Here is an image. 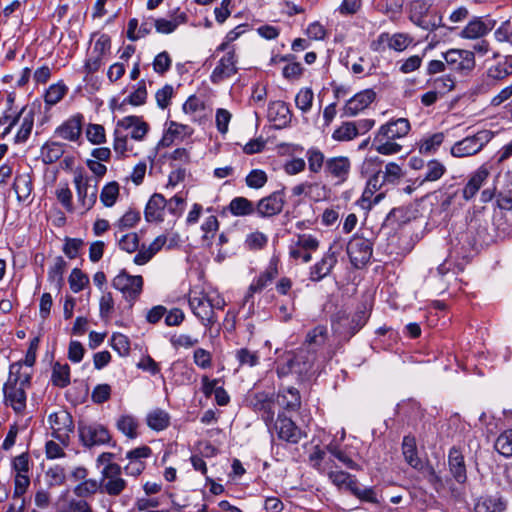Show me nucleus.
<instances>
[{
    "label": "nucleus",
    "instance_id": "31",
    "mask_svg": "<svg viewBox=\"0 0 512 512\" xmlns=\"http://www.w3.org/2000/svg\"><path fill=\"white\" fill-rule=\"evenodd\" d=\"M193 132V129L188 125L181 124L175 121H170L167 131L161 140V143L164 146H169L176 139L183 140L186 137H190L193 134Z\"/></svg>",
    "mask_w": 512,
    "mask_h": 512
},
{
    "label": "nucleus",
    "instance_id": "64",
    "mask_svg": "<svg viewBox=\"0 0 512 512\" xmlns=\"http://www.w3.org/2000/svg\"><path fill=\"white\" fill-rule=\"evenodd\" d=\"M445 166L437 160L429 161L424 176V181H436L445 173Z\"/></svg>",
    "mask_w": 512,
    "mask_h": 512
},
{
    "label": "nucleus",
    "instance_id": "46",
    "mask_svg": "<svg viewBox=\"0 0 512 512\" xmlns=\"http://www.w3.org/2000/svg\"><path fill=\"white\" fill-rule=\"evenodd\" d=\"M64 153V146L58 142H51L45 144L41 148V156L43 162L46 164H52L56 162Z\"/></svg>",
    "mask_w": 512,
    "mask_h": 512
},
{
    "label": "nucleus",
    "instance_id": "8",
    "mask_svg": "<svg viewBox=\"0 0 512 512\" xmlns=\"http://www.w3.org/2000/svg\"><path fill=\"white\" fill-rule=\"evenodd\" d=\"M74 184L77 191L78 201L84 212L89 211L97 201L98 180L96 178L84 176L77 173L74 176Z\"/></svg>",
    "mask_w": 512,
    "mask_h": 512
},
{
    "label": "nucleus",
    "instance_id": "21",
    "mask_svg": "<svg viewBox=\"0 0 512 512\" xmlns=\"http://www.w3.org/2000/svg\"><path fill=\"white\" fill-rule=\"evenodd\" d=\"M375 96V92L371 89L357 93L346 102L343 108V114L348 117L356 116L374 101Z\"/></svg>",
    "mask_w": 512,
    "mask_h": 512
},
{
    "label": "nucleus",
    "instance_id": "3",
    "mask_svg": "<svg viewBox=\"0 0 512 512\" xmlns=\"http://www.w3.org/2000/svg\"><path fill=\"white\" fill-rule=\"evenodd\" d=\"M493 132L490 130H480L472 136L456 142L451 148V154L454 157H467L472 156L491 141L493 138Z\"/></svg>",
    "mask_w": 512,
    "mask_h": 512
},
{
    "label": "nucleus",
    "instance_id": "61",
    "mask_svg": "<svg viewBox=\"0 0 512 512\" xmlns=\"http://www.w3.org/2000/svg\"><path fill=\"white\" fill-rule=\"evenodd\" d=\"M49 486H61L65 483L66 474L63 467L55 465L46 471Z\"/></svg>",
    "mask_w": 512,
    "mask_h": 512
},
{
    "label": "nucleus",
    "instance_id": "44",
    "mask_svg": "<svg viewBox=\"0 0 512 512\" xmlns=\"http://www.w3.org/2000/svg\"><path fill=\"white\" fill-rule=\"evenodd\" d=\"M51 381L53 385L64 388L70 384V367L68 364L56 362L52 368Z\"/></svg>",
    "mask_w": 512,
    "mask_h": 512
},
{
    "label": "nucleus",
    "instance_id": "47",
    "mask_svg": "<svg viewBox=\"0 0 512 512\" xmlns=\"http://www.w3.org/2000/svg\"><path fill=\"white\" fill-rule=\"evenodd\" d=\"M357 137V127L355 122H344L334 130L332 138L338 142L353 140Z\"/></svg>",
    "mask_w": 512,
    "mask_h": 512
},
{
    "label": "nucleus",
    "instance_id": "45",
    "mask_svg": "<svg viewBox=\"0 0 512 512\" xmlns=\"http://www.w3.org/2000/svg\"><path fill=\"white\" fill-rule=\"evenodd\" d=\"M327 451L320 446H315L313 451L309 454L308 460L310 465L319 472H325L332 469L328 462H325Z\"/></svg>",
    "mask_w": 512,
    "mask_h": 512
},
{
    "label": "nucleus",
    "instance_id": "20",
    "mask_svg": "<svg viewBox=\"0 0 512 512\" xmlns=\"http://www.w3.org/2000/svg\"><path fill=\"white\" fill-rule=\"evenodd\" d=\"M496 25V21L488 17H474L461 31L460 36L465 39H477L489 33Z\"/></svg>",
    "mask_w": 512,
    "mask_h": 512
},
{
    "label": "nucleus",
    "instance_id": "33",
    "mask_svg": "<svg viewBox=\"0 0 512 512\" xmlns=\"http://www.w3.org/2000/svg\"><path fill=\"white\" fill-rule=\"evenodd\" d=\"M506 501L498 495L481 497L477 500L475 512H504L506 510Z\"/></svg>",
    "mask_w": 512,
    "mask_h": 512
},
{
    "label": "nucleus",
    "instance_id": "39",
    "mask_svg": "<svg viewBox=\"0 0 512 512\" xmlns=\"http://www.w3.org/2000/svg\"><path fill=\"white\" fill-rule=\"evenodd\" d=\"M372 148L382 155H393L402 149V146L396 143L395 140H390L388 137L375 134L372 141Z\"/></svg>",
    "mask_w": 512,
    "mask_h": 512
},
{
    "label": "nucleus",
    "instance_id": "56",
    "mask_svg": "<svg viewBox=\"0 0 512 512\" xmlns=\"http://www.w3.org/2000/svg\"><path fill=\"white\" fill-rule=\"evenodd\" d=\"M381 173L388 186L397 184L403 176L402 168L394 162H389Z\"/></svg>",
    "mask_w": 512,
    "mask_h": 512
},
{
    "label": "nucleus",
    "instance_id": "24",
    "mask_svg": "<svg viewBox=\"0 0 512 512\" xmlns=\"http://www.w3.org/2000/svg\"><path fill=\"white\" fill-rule=\"evenodd\" d=\"M410 131V123L406 118H398L382 125L377 134L396 140L405 137Z\"/></svg>",
    "mask_w": 512,
    "mask_h": 512
},
{
    "label": "nucleus",
    "instance_id": "58",
    "mask_svg": "<svg viewBox=\"0 0 512 512\" xmlns=\"http://www.w3.org/2000/svg\"><path fill=\"white\" fill-rule=\"evenodd\" d=\"M88 277L78 268H74L69 277L70 288L74 293H78L88 284Z\"/></svg>",
    "mask_w": 512,
    "mask_h": 512
},
{
    "label": "nucleus",
    "instance_id": "32",
    "mask_svg": "<svg viewBox=\"0 0 512 512\" xmlns=\"http://www.w3.org/2000/svg\"><path fill=\"white\" fill-rule=\"evenodd\" d=\"M328 478L338 489L357 493V479L351 474L341 470H330Z\"/></svg>",
    "mask_w": 512,
    "mask_h": 512
},
{
    "label": "nucleus",
    "instance_id": "35",
    "mask_svg": "<svg viewBox=\"0 0 512 512\" xmlns=\"http://www.w3.org/2000/svg\"><path fill=\"white\" fill-rule=\"evenodd\" d=\"M278 404L287 410H297L301 405L299 391L294 387H284L277 395Z\"/></svg>",
    "mask_w": 512,
    "mask_h": 512
},
{
    "label": "nucleus",
    "instance_id": "17",
    "mask_svg": "<svg viewBox=\"0 0 512 512\" xmlns=\"http://www.w3.org/2000/svg\"><path fill=\"white\" fill-rule=\"evenodd\" d=\"M273 430L280 440L291 444H297L304 437L302 430L283 414L278 415Z\"/></svg>",
    "mask_w": 512,
    "mask_h": 512
},
{
    "label": "nucleus",
    "instance_id": "43",
    "mask_svg": "<svg viewBox=\"0 0 512 512\" xmlns=\"http://www.w3.org/2000/svg\"><path fill=\"white\" fill-rule=\"evenodd\" d=\"M117 429L130 439L138 436V420L133 415H121L116 421Z\"/></svg>",
    "mask_w": 512,
    "mask_h": 512
},
{
    "label": "nucleus",
    "instance_id": "11",
    "mask_svg": "<svg viewBox=\"0 0 512 512\" xmlns=\"http://www.w3.org/2000/svg\"><path fill=\"white\" fill-rule=\"evenodd\" d=\"M447 67L451 71L469 72L475 67V56L472 51L450 49L443 53Z\"/></svg>",
    "mask_w": 512,
    "mask_h": 512
},
{
    "label": "nucleus",
    "instance_id": "30",
    "mask_svg": "<svg viewBox=\"0 0 512 512\" xmlns=\"http://www.w3.org/2000/svg\"><path fill=\"white\" fill-rule=\"evenodd\" d=\"M268 118L277 127H284L291 121V113L288 105L283 101H274L269 104Z\"/></svg>",
    "mask_w": 512,
    "mask_h": 512
},
{
    "label": "nucleus",
    "instance_id": "50",
    "mask_svg": "<svg viewBox=\"0 0 512 512\" xmlns=\"http://www.w3.org/2000/svg\"><path fill=\"white\" fill-rule=\"evenodd\" d=\"M495 449L504 457L512 456V429L501 433L495 441Z\"/></svg>",
    "mask_w": 512,
    "mask_h": 512
},
{
    "label": "nucleus",
    "instance_id": "10",
    "mask_svg": "<svg viewBox=\"0 0 512 512\" xmlns=\"http://www.w3.org/2000/svg\"><path fill=\"white\" fill-rule=\"evenodd\" d=\"M352 163L347 156H335L326 159L324 172L327 178L335 180L336 185L345 183L351 173Z\"/></svg>",
    "mask_w": 512,
    "mask_h": 512
},
{
    "label": "nucleus",
    "instance_id": "40",
    "mask_svg": "<svg viewBox=\"0 0 512 512\" xmlns=\"http://www.w3.org/2000/svg\"><path fill=\"white\" fill-rule=\"evenodd\" d=\"M146 423L150 429L162 431L169 426L170 416L166 411L156 408L147 414Z\"/></svg>",
    "mask_w": 512,
    "mask_h": 512
},
{
    "label": "nucleus",
    "instance_id": "42",
    "mask_svg": "<svg viewBox=\"0 0 512 512\" xmlns=\"http://www.w3.org/2000/svg\"><path fill=\"white\" fill-rule=\"evenodd\" d=\"M229 211L234 216H248L256 213V207L245 197H235L229 204Z\"/></svg>",
    "mask_w": 512,
    "mask_h": 512
},
{
    "label": "nucleus",
    "instance_id": "34",
    "mask_svg": "<svg viewBox=\"0 0 512 512\" xmlns=\"http://www.w3.org/2000/svg\"><path fill=\"white\" fill-rule=\"evenodd\" d=\"M13 190L19 202L27 201L33 190L32 176L29 173L16 175L13 183Z\"/></svg>",
    "mask_w": 512,
    "mask_h": 512
},
{
    "label": "nucleus",
    "instance_id": "55",
    "mask_svg": "<svg viewBox=\"0 0 512 512\" xmlns=\"http://www.w3.org/2000/svg\"><path fill=\"white\" fill-rule=\"evenodd\" d=\"M67 267L66 261L63 257L58 256L55 258L53 265L49 268L48 271V280L50 282L56 283L59 285L63 280V274Z\"/></svg>",
    "mask_w": 512,
    "mask_h": 512
},
{
    "label": "nucleus",
    "instance_id": "37",
    "mask_svg": "<svg viewBox=\"0 0 512 512\" xmlns=\"http://www.w3.org/2000/svg\"><path fill=\"white\" fill-rule=\"evenodd\" d=\"M402 451L406 462L415 469L422 468V461L418 457L416 441L412 436H405L402 442Z\"/></svg>",
    "mask_w": 512,
    "mask_h": 512
},
{
    "label": "nucleus",
    "instance_id": "51",
    "mask_svg": "<svg viewBox=\"0 0 512 512\" xmlns=\"http://www.w3.org/2000/svg\"><path fill=\"white\" fill-rule=\"evenodd\" d=\"M431 83L433 88L439 92L440 95H444L455 88L456 80L455 77L449 73L432 79Z\"/></svg>",
    "mask_w": 512,
    "mask_h": 512
},
{
    "label": "nucleus",
    "instance_id": "22",
    "mask_svg": "<svg viewBox=\"0 0 512 512\" xmlns=\"http://www.w3.org/2000/svg\"><path fill=\"white\" fill-rule=\"evenodd\" d=\"M83 120L82 114L71 116L56 129V135L64 140L77 141L82 134Z\"/></svg>",
    "mask_w": 512,
    "mask_h": 512
},
{
    "label": "nucleus",
    "instance_id": "15",
    "mask_svg": "<svg viewBox=\"0 0 512 512\" xmlns=\"http://www.w3.org/2000/svg\"><path fill=\"white\" fill-rule=\"evenodd\" d=\"M285 204V194L283 190L274 191L266 197L260 199L256 207V214L261 218H269L280 214Z\"/></svg>",
    "mask_w": 512,
    "mask_h": 512
},
{
    "label": "nucleus",
    "instance_id": "63",
    "mask_svg": "<svg viewBox=\"0 0 512 512\" xmlns=\"http://www.w3.org/2000/svg\"><path fill=\"white\" fill-rule=\"evenodd\" d=\"M140 220V213L135 210H128L114 225L120 231L134 227Z\"/></svg>",
    "mask_w": 512,
    "mask_h": 512
},
{
    "label": "nucleus",
    "instance_id": "2",
    "mask_svg": "<svg viewBox=\"0 0 512 512\" xmlns=\"http://www.w3.org/2000/svg\"><path fill=\"white\" fill-rule=\"evenodd\" d=\"M278 275V261L271 259L269 265L248 287L247 293L243 299L242 308L247 306V317L254 313L253 295L267 287Z\"/></svg>",
    "mask_w": 512,
    "mask_h": 512
},
{
    "label": "nucleus",
    "instance_id": "59",
    "mask_svg": "<svg viewBox=\"0 0 512 512\" xmlns=\"http://www.w3.org/2000/svg\"><path fill=\"white\" fill-rule=\"evenodd\" d=\"M120 249L133 253L139 249V237L136 233H127L118 238Z\"/></svg>",
    "mask_w": 512,
    "mask_h": 512
},
{
    "label": "nucleus",
    "instance_id": "13",
    "mask_svg": "<svg viewBox=\"0 0 512 512\" xmlns=\"http://www.w3.org/2000/svg\"><path fill=\"white\" fill-rule=\"evenodd\" d=\"M386 186L388 185L383 179L381 171L374 173L367 181L366 187L363 191L361 197L362 207L371 209L373 205L378 204L384 198L387 189L381 191L377 195H375V193Z\"/></svg>",
    "mask_w": 512,
    "mask_h": 512
},
{
    "label": "nucleus",
    "instance_id": "7",
    "mask_svg": "<svg viewBox=\"0 0 512 512\" xmlns=\"http://www.w3.org/2000/svg\"><path fill=\"white\" fill-rule=\"evenodd\" d=\"M316 361V354L307 348L299 350L295 354H288L286 356V365L278 368L279 374H286L288 372L297 375H306L309 373Z\"/></svg>",
    "mask_w": 512,
    "mask_h": 512
},
{
    "label": "nucleus",
    "instance_id": "54",
    "mask_svg": "<svg viewBox=\"0 0 512 512\" xmlns=\"http://www.w3.org/2000/svg\"><path fill=\"white\" fill-rule=\"evenodd\" d=\"M112 348L121 357L128 356L130 353V341L129 338L121 333H114L110 339Z\"/></svg>",
    "mask_w": 512,
    "mask_h": 512
},
{
    "label": "nucleus",
    "instance_id": "48",
    "mask_svg": "<svg viewBox=\"0 0 512 512\" xmlns=\"http://www.w3.org/2000/svg\"><path fill=\"white\" fill-rule=\"evenodd\" d=\"M309 170L312 173H319L325 167V156L317 148H310L306 152Z\"/></svg>",
    "mask_w": 512,
    "mask_h": 512
},
{
    "label": "nucleus",
    "instance_id": "62",
    "mask_svg": "<svg viewBox=\"0 0 512 512\" xmlns=\"http://www.w3.org/2000/svg\"><path fill=\"white\" fill-rule=\"evenodd\" d=\"M292 245L313 253L319 248V240L310 234H300Z\"/></svg>",
    "mask_w": 512,
    "mask_h": 512
},
{
    "label": "nucleus",
    "instance_id": "53",
    "mask_svg": "<svg viewBox=\"0 0 512 512\" xmlns=\"http://www.w3.org/2000/svg\"><path fill=\"white\" fill-rule=\"evenodd\" d=\"M314 99V93L311 88H302L295 97V104L303 113L310 111Z\"/></svg>",
    "mask_w": 512,
    "mask_h": 512
},
{
    "label": "nucleus",
    "instance_id": "57",
    "mask_svg": "<svg viewBox=\"0 0 512 512\" xmlns=\"http://www.w3.org/2000/svg\"><path fill=\"white\" fill-rule=\"evenodd\" d=\"M444 137L445 136L443 132H438L424 138L420 144V152L432 153L436 151L438 147H440V145L443 143Z\"/></svg>",
    "mask_w": 512,
    "mask_h": 512
},
{
    "label": "nucleus",
    "instance_id": "19",
    "mask_svg": "<svg viewBox=\"0 0 512 512\" xmlns=\"http://www.w3.org/2000/svg\"><path fill=\"white\" fill-rule=\"evenodd\" d=\"M413 39L405 33H381L377 40L371 44V48L374 51H379L381 46L386 44L389 49H392L397 52L404 51L411 43Z\"/></svg>",
    "mask_w": 512,
    "mask_h": 512
},
{
    "label": "nucleus",
    "instance_id": "18",
    "mask_svg": "<svg viewBox=\"0 0 512 512\" xmlns=\"http://www.w3.org/2000/svg\"><path fill=\"white\" fill-rule=\"evenodd\" d=\"M116 127L136 141L143 140L149 130V125L138 116H126L118 120Z\"/></svg>",
    "mask_w": 512,
    "mask_h": 512
},
{
    "label": "nucleus",
    "instance_id": "1",
    "mask_svg": "<svg viewBox=\"0 0 512 512\" xmlns=\"http://www.w3.org/2000/svg\"><path fill=\"white\" fill-rule=\"evenodd\" d=\"M30 386L29 371L24 372L21 363L11 364L8 379L3 386L5 404L14 412L23 413L26 409V391Z\"/></svg>",
    "mask_w": 512,
    "mask_h": 512
},
{
    "label": "nucleus",
    "instance_id": "23",
    "mask_svg": "<svg viewBox=\"0 0 512 512\" xmlns=\"http://www.w3.org/2000/svg\"><path fill=\"white\" fill-rule=\"evenodd\" d=\"M167 208V200L162 194L155 193L149 199L144 215L148 222H162L164 220V211Z\"/></svg>",
    "mask_w": 512,
    "mask_h": 512
},
{
    "label": "nucleus",
    "instance_id": "41",
    "mask_svg": "<svg viewBox=\"0 0 512 512\" xmlns=\"http://www.w3.org/2000/svg\"><path fill=\"white\" fill-rule=\"evenodd\" d=\"M410 20L426 31H434L442 26V16L438 13L431 15L410 14Z\"/></svg>",
    "mask_w": 512,
    "mask_h": 512
},
{
    "label": "nucleus",
    "instance_id": "38",
    "mask_svg": "<svg viewBox=\"0 0 512 512\" xmlns=\"http://www.w3.org/2000/svg\"><path fill=\"white\" fill-rule=\"evenodd\" d=\"M34 111L32 109L25 110V113L21 116V124L15 135L14 142L16 144L25 143L32 132L34 126Z\"/></svg>",
    "mask_w": 512,
    "mask_h": 512
},
{
    "label": "nucleus",
    "instance_id": "28",
    "mask_svg": "<svg viewBox=\"0 0 512 512\" xmlns=\"http://www.w3.org/2000/svg\"><path fill=\"white\" fill-rule=\"evenodd\" d=\"M154 21L155 19L152 17H144L139 25L138 19H130L127 26V38L131 41H137L147 36L154 27Z\"/></svg>",
    "mask_w": 512,
    "mask_h": 512
},
{
    "label": "nucleus",
    "instance_id": "4",
    "mask_svg": "<svg viewBox=\"0 0 512 512\" xmlns=\"http://www.w3.org/2000/svg\"><path fill=\"white\" fill-rule=\"evenodd\" d=\"M192 313L206 327L211 328L216 322L214 305L208 299L203 291L191 290L188 298Z\"/></svg>",
    "mask_w": 512,
    "mask_h": 512
},
{
    "label": "nucleus",
    "instance_id": "16",
    "mask_svg": "<svg viewBox=\"0 0 512 512\" xmlns=\"http://www.w3.org/2000/svg\"><path fill=\"white\" fill-rule=\"evenodd\" d=\"M237 71V57L235 51L230 50L219 59L216 67L210 75V81L213 84H219L234 76Z\"/></svg>",
    "mask_w": 512,
    "mask_h": 512
},
{
    "label": "nucleus",
    "instance_id": "60",
    "mask_svg": "<svg viewBox=\"0 0 512 512\" xmlns=\"http://www.w3.org/2000/svg\"><path fill=\"white\" fill-rule=\"evenodd\" d=\"M147 98V90L145 86V82L142 80L138 83L137 89L132 92L126 99H124L123 104H131L133 106H140L145 103Z\"/></svg>",
    "mask_w": 512,
    "mask_h": 512
},
{
    "label": "nucleus",
    "instance_id": "52",
    "mask_svg": "<svg viewBox=\"0 0 512 512\" xmlns=\"http://www.w3.org/2000/svg\"><path fill=\"white\" fill-rule=\"evenodd\" d=\"M67 92V87L63 83L52 84L46 91L44 99L47 105H55L62 100Z\"/></svg>",
    "mask_w": 512,
    "mask_h": 512
},
{
    "label": "nucleus",
    "instance_id": "6",
    "mask_svg": "<svg viewBox=\"0 0 512 512\" xmlns=\"http://www.w3.org/2000/svg\"><path fill=\"white\" fill-rule=\"evenodd\" d=\"M341 249L342 244L334 241L322 258L310 267L309 279L313 282H318L327 277L336 266Z\"/></svg>",
    "mask_w": 512,
    "mask_h": 512
},
{
    "label": "nucleus",
    "instance_id": "14",
    "mask_svg": "<svg viewBox=\"0 0 512 512\" xmlns=\"http://www.w3.org/2000/svg\"><path fill=\"white\" fill-rule=\"evenodd\" d=\"M48 422L52 429V436L63 444H67L69 434L73 431V421L71 415L65 411L60 410L52 413L48 417Z\"/></svg>",
    "mask_w": 512,
    "mask_h": 512
},
{
    "label": "nucleus",
    "instance_id": "36",
    "mask_svg": "<svg viewBox=\"0 0 512 512\" xmlns=\"http://www.w3.org/2000/svg\"><path fill=\"white\" fill-rule=\"evenodd\" d=\"M488 176V171L486 169L480 168L478 169L469 179L467 184L462 190L463 198L468 201L474 197V195L479 191L483 182L486 180Z\"/></svg>",
    "mask_w": 512,
    "mask_h": 512
},
{
    "label": "nucleus",
    "instance_id": "29",
    "mask_svg": "<svg viewBox=\"0 0 512 512\" xmlns=\"http://www.w3.org/2000/svg\"><path fill=\"white\" fill-rule=\"evenodd\" d=\"M187 22V15L185 12L177 11L171 16L170 19L157 18L154 21V27L156 32L160 34H171L179 25Z\"/></svg>",
    "mask_w": 512,
    "mask_h": 512
},
{
    "label": "nucleus",
    "instance_id": "49",
    "mask_svg": "<svg viewBox=\"0 0 512 512\" xmlns=\"http://www.w3.org/2000/svg\"><path fill=\"white\" fill-rule=\"evenodd\" d=\"M119 196V184L112 181L106 184L100 193V200L106 207H112Z\"/></svg>",
    "mask_w": 512,
    "mask_h": 512
},
{
    "label": "nucleus",
    "instance_id": "25",
    "mask_svg": "<svg viewBox=\"0 0 512 512\" xmlns=\"http://www.w3.org/2000/svg\"><path fill=\"white\" fill-rule=\"evenodd\" d=\"M329 339L328 328L325 325H317L306 334L303 346L316 354Z\"/></svg>",
    "mask_w": 512,
    "mask_h": 512
},
{
    "label": "nucleus",
    "instance_id": "27",
    "mask_svg": "<svg viewBox=\"0 0 512 512\" xmlns=\"http://www.w3.org/2000/svg\"><path fill=\"white\" fill-rule=\"evenodd\" d=\"M449 469L454 479L462 484L467 480L464 457L459 449L452 447L448 455Z\"/></svg>",
    "mask_w": 512,
    "mask_h": 512
},
{
    "label": "nucleus",
    "instance_id": "26",
    "mask_svg": "<svg viewBox=\"0 0 512 512\" xmlns=\"http://www.w3.org/2000/svg\"><path fill=\"white\" fill-rule=\"evenodd\" d=\"M251 405L253 406L255 411L262 413V419L264 420L266 425L269 426L274 416L273 399L266 393H257L251 399Z\"/></svg>",
    "mask_w": 512,
    "mask_h": 512
},
{
    "label": "nucleus",
    "instance_id": "12",
    "mask_svg": "<svg viewBox=\"0 0 512 512\" xmlns=\"http://www.w3.org/2000/svg\"><path fill=\"white\" fill-rule=\"evenodd\" d=\"M372 252V243L363 237H353L347 244L350 261L357 268L365 265L370 260Z\"/></svg>",
    "mask_w": 512,
    "mask_h": 512
},
{
    "label": "nucleus",
    "instance_id": "5",
    "mask_svg": "<svg viewBox=\"0 0 512 512\" xmlns=\"http://www.w3.org/2000/svg\"><path fill=\"white\" fill-rule=\"evenodd\" d=\"M112 286L121 292L123 298L130 302V306L140 296L143 288V278L140 275H130L121 270L112 280Z\"/></svg>",
    "mask_w": 512,
    "mask_h": 512
},
{
    "label": "nucleus",
    "instance_id": "9",
    "mask_svg": "<svg viewBox=\"0 0 512 512\" xmlns=\"http://www.w3.org/2000/svg\"><path fill=\"white\" fill-rule=\"evenodd\" d=\"M80 440L86 447L103 445L109 443L111 435L108 429L102 424L92 422H80L78 426Z\"/></svg>",
    "mask_w": 512,
    "mask_h": 512
}]
</instances>
